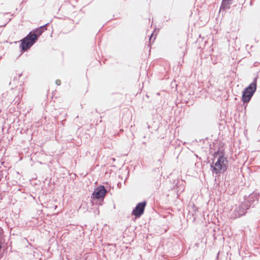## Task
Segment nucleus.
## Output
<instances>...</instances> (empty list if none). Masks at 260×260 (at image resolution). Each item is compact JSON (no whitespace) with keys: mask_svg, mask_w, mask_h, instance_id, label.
I'll return each mask as SVG.
<instances>
[{"mask_svg":"<svg viewBox=\"0 0 260 260\" xmlns=\"http://www.w3.org/2000/svg\"><path fill=\"white\" fill-rule=\"evenodd\" d=\"M256 76L253 80V82L247 87L243 92L242 100L244 103L248 102L251 99L252 95L255 92L257 87V79Z\"/></svg>","mask_w":260,"mask_h":260,"instance_id":"nucleus-2","label":"nucleus"},{"mask_svg":"<svg viewBox=\"0 0 260 260\" xmlns=\"http://www.w3.org/2000/svg\"><path fill=\"white\" fill-rule=\"evenodd\" d=\"M20 48L22 52H25L30 48L36 43V37L34 35L28 34L21 40Z\"/></svg>","mask_w":260,"mask_h":260,"instance_id":"nucleus-3","label":"nucleus"},{"mask_svg":"<svg viewBox=\"0 0 260 260\" xmlns=\"http://www.w3.org/2000/svg\"><path fill=\"white\" fill-rule=\"evenodd\" d=\"M146 204V201L138 203L133 210L132 215L135 216L136 218H140L144 213Z\"/></svg>","mask_w":260,"mask_h":260,"instance_id":"nucleus-5","label":"nucleus"},{"mask_svg":"<svg viewBox=\"0 0 260 260\" xmlns=\"http://www.w3.org/2000/svg\"><path fill=\"white\" fill-rule=\"evenodd\" d=\"M2 232H3V229L1 228H0V234H2Z\"/></svg>","mask_w":260,"mask_h":260,"instance_id":"nucleus-14","label":"nucleus"},{"mask_svg":"<svg viewBox=\"0 0 260 260\" xmlns=\"http://www.w3.org/2000/svg\"><path fill=\"white\" fill-rule=\"evenodd\" d=\"M242 203H246L249 206V209L251 207H253L258 203V199L255 194L251 193Z\"/></svg>","mask_w":260,"mask_h":260,"instance_id":"nucleus-7","label":"nucleus"},{"mask_svg":"<svg viewBox=\"0 0 260 260\" xmlns=\"http://www.w3.org/2000/svg\"><path fill=\"white\" fill-rule=\"evenodd\" d=\"M55 83H56V85H59L61 84V81L59 80H56L55 81Z\"/></svg>","mask_w":260,"mask_h":260,"instance_id":"nucleus-12","label":"nucleus"},{"mask_svg":"<svg viewBox=\"0 0 260 260\" xmlns=\"http://www.w3.org/2000/svg\"><path fill=\"white\" fill-rule=\"evenodd\" d=\"M11 92H5L2 95V98L6 100L9 103H12L13 101V97L10 98Z\"/></svg>","mask_w":260,"mask_h":260,"instance_id":"nucleus-10","label":"nucleus"},{"mask_svg":"<svg viewBox=\"0 0 260 260\" xmlns=\"http://www.w3.org/2000/svg\"><path fill=\"white\" fill-rule=\"evenodd\" d=\"M185 48H186V44H185V43H184L183 47H181V48H182V53L183 54V55L184 54V53H185Z\"/></svg>","mask_w":260,"mask_h":260,"instance_id":"nucleus-11","label":"nucleus"},{"mask_svg":"<svg viewBox=\"0 0 260 260\" xmlns=\"http://www.w3.org/2000/svg\"><path fill=\"white\" fill-rule=\"evenodd\" d=\"M248 206L246 203H242L238 206H236L230 212V218L236 219L245 214L246 210L248 209Z\"/></svg>","mask_w":260,"mask_h":260,"instance_id":"nucleus-4","label":"nucleus"},{"mask_svg":"<svg viewBox=\"0 0 260 260\" xmlns=\"http://www.w3.org/2000/svg\"><path fill=\"white\" fill-rule=\"evenodd\" d=\"M153 33H152V34H151V36H150V38H149V40H150V41L151 40V39H152V38L153 37Z\"/></svg>","mask_w":260,"mask_h":260,"instance_id":"nucleus-13","label":"nucleus"},{"mask_svg":"<svg viewBox=\"0 0 260 260\" xmlns=\"http://www.w3.org/2000/svg\"><path fill=\"white\" fill-rule=\"evenodd\" d=\"M107 192L104 186L100 185L94 189L92 195L94 199L100 201L104 199Z\"/></svg>","mask_w":260,"mask_h":260,"instance_id":"nucleus-6","label":"nucleus"},{"mask_svg":"<svg viewBox=\"0 0 260 260\" xmlns=\"http://www.w3.org/2000/svg\"><path fill=\"white\" fill-rule=\"evenodd\" d=\"M228 160L226 157L222 155H220L217 158V161L211 165L212 170L216 174L223 173L226 171L228 168Z\"/></svg>","mask_w":260,"mask_h":260,"instance_id":"nucleus-1","label":"nucleus"},{"mask_svg":"<svg viewBox=\"0 0 260 260\" xmlns=\"http://www.w3.org/2000/svg\"><path fill=\"white\" fill-rule=\"evenodd\" d=\"M1 180V177H0V181Z\"/></svg>","mask_w":260,"mask_h":260,"instance_id":"nucleus-15","label":"nucleus"},{"mask_svg":"<svg viewBox=\"0 0 260 260\" xmlns=\"http://www.w3.org/2000/svg\"><path fill=\"white\" fill-rule=\"evenodd\" d=\"M48 24V23L43 25L40 27L33 30L32 31H30L29 34H31V35H34L36 37L37 42L39 37L47 29V25Z\"/></svg>","mask_w":260,"mask_h":260,"instance_id":"nucleus-8","label":"nucleus"},{"mask_svg":"<svg viewBox=\"0 0 260 260\" xmlns=\"http://www.w3.org/2000/svg\"><path fill=\"white\" fill-rule=\"evenodd\" d=\"M232 4V0H222L220 8L223 10L229 9L230 8V5Z\"/></svg>","mask_w":260,"mask_h":260,"instance_id":"nucleus-9","label":"nucleus"}]
</instances>
